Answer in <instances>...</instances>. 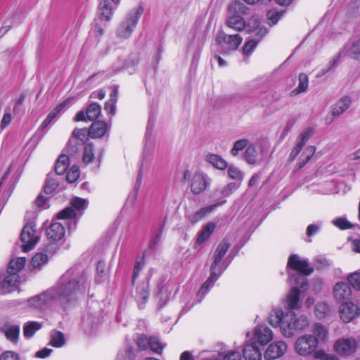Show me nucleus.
Returning a JSON list of instances; mask_svg holds the SVG:
<instances>
[{"mask_svg":"<svg viewBox=\"0 0 360 360\" xmlns=\"http://www.w3.org/2000/svg\"><path fill=\"white\" fill-rule=\"evenodd\" d=\"M344 51L347 56L358 60L360 58V37L345 46Z\"/></svg>","mask_w":360,"mask_h":360,"instance_id":"nucleus-29","label":"nucleus"},{"mask_svg":"<svg viewBox=\"0 0 360 360\" xmlns=\"http://www.w3.org/2000/svg\"><path fill=\"white\" fill-rule=\"evenodd\" d=\"M334 298L340 302L349 300L352 296V290L349 285L346 282L337 283L333 290Z\"/></svg>","mask_w":360,"mask_h":360,"instance_id":"nucleus-20","label":"nucleus"},{"mask_svg":"<svg viewBox=\"0 0 360 360\" xmlns=\"http://www.w3.org/2000/svg\"><path fill=\"white\" fill-rule=\"evenodd\" d=\"M58 179L54 175L49 174L44 185V192L46 194L53 193L58 186Z\"/></svg>","mask_w":360,"mask_h":360,"instance_id":"nucleus-43","label":"nucleus"},{"mask_svg":"<svg viewBox=\"0 0 360 360\" xmlns=\"http://www.w3.org/2000/svg\"><path fill=\"white\" fill-rule=\"evenodd\" d=\"M210 184L209 179L205 174L196 172L191 179V191L194 195H199L204 192Z\"/></svg>","mask_w":360,"mask_h":360,"instance_id":"nucleus-14","label":"nucleus"},{"mask_svg":"<svg viewBox=\"0 0 360 360\" xmlns=\"http://www.w3.org/2000/svg\"><path fill=\"white\" fill-rule=\"evenodd\" d=\"M79 169L77 166H72L68 172L66 179L69 183L75 182L79 177Z\"/></svg>","mask_w":360,"mask_h":360,"instance_id":"nucleus-57","label":"nucleus"},{"mask_svg":"<svg viewBox=\"0 0 360 360\" xmlns=\"http://www.w3.org/2000/svg\"><path fill=\"white\" fill-rule=\"evenodd\" d=\"M206 160L218 169H224L228 167L227 162L219 155L209 154L206 156Z\"/></svg>","mask_w":360,"mask_h":360,"instance_id":"nucleus-33","label":"nucleus"},{"mask_svg":"<svg viewBox=\"0 0 360 360\" xmlns=\"http://www.w3.org/2000/svg\"><path fill=\"white\" fill-rule=\"evenodd\" d=\"M215 229V225L212 222H210L204 226L200 232L198 233V238L196 239L194 248L197 249L198 246L203 244L205 241H207L212 233H213Z\"/></svg>","mask_w":360,"mask_h":360,"instance_id":"nucleus-25","label":"nucleus"},{"mask_svg":"<svg viewBox=\"0 0 360 360\" xmlns=\"http://www.w3.org/2000/svg\"><path fill=\"white\" fill-rule=\"evenodd\" d=\"M274 338L272 330L264 325H259L254 329V338L261 345H267Z\"/></svg>","mask_w":360,"mask_h":360,"instance_id":"nucleus-17","label":"nucleus"},{"mask_svg":"<svg viewBox=\"0 0 360 360\" xmlns=\"http://www.w3.org/2000/svg\"><path fill=\"white\" fill-rule=\"evenodd\" d=\"M357 343L354 338H342L334 343V350L340 356H349L356 352Z\"/></svg>","mask_w":360,"mask_h":360,"instance_id":"nucleus-9","label":"nucleus"},{"mask_svg":"<svg viewBox=\"0 0 360 360\" xmlns=\"http://www.w3.org/2000/svg\"><path fill=\"white\" fill-rule=\"evenodd\" d=\"M352 100L350 97L346 96L341 98L331 109V113L333 116H338L346 111L350 106Z\"/></svg>","mask_w":360,"mask_h":360,"instance_id":"nucleus-28","label":"nucleus"},{"mask_svg":"<svg viewBox=\"0 0 360 360\" xmlns=\"http://www.w3.org/2000/svg\"><path fill=\"white\" fill-rule=\"evenodd\" d=\"M347 281L354 290H360V272L350 274L347 276Z\"/></svg>","mask_w":360,"mask_h":360,"instance_id":"nucleus-55","label":"nucleus"},{"mask_svg":"<svg viewBox=\"0 0 360 360\" xmlns=\"http://www.w3.org/2000/svg\"><path fill=\"white\" fill-rule=\"evenodd\" d=\"M137 346L140 349L145 350L149 347L150 338H147L144 335H140L137 339Z\"/></svg>","mask_w":360,"mask_h":360,"instance_id":"nucleus-63","label":"nucleus"},{"mask_svg":"<svg viewBox=\"0 0 360 360\" xmlns=\"http://www.w3.org/2000/svg\"><path fill=\"white\" fill-rule=\"evenodd\" d=\"M268 321L273 327L279 326L282 335L286 338L293 337L297 332H300L309 326V321L306 316L296 317L292 311L284 314L281 309H273Z\"/></svg>","mask_w":360,"mask_h":360,"instance_id":"nucleus-2","label":"nucleus"},{"mask_svg":"<svg viewBox=\"0 0 360 360\" xmlns=\"http://www.w3.org/2000/svg\"><path fill=\"white\" fill-rule=\"evenodd\" d=\"M0 330L9 341L13 343L17 342L20 334L19 325L11 324L8 321H5L0 326Z\"/></svg>","mask_w":360,"mask_h":360,"instance_id":"nucleus-21","label":"nucleus"},{"mask_svg":"<svg viewBox=\"0 0 360 360\" xmlns=\"http://www.w3.org/2000/svg\"><path fill=\"white\" fill-rule=\"evenodd\" d=\"M314 357L318 360H339L335 354L327 353L323 349H318L314 352Z\"/></svg>","mask_w":360,"mask_h":360,"instance_id":"nucleus-53","label":"nucleus"},{"mask_svg":"<svg viewBox=\"0 0 360 360\" xmlns=\"http://www.w3.org/2000/svg\"><path fill=\"white\" fill-rule=\"evenodd\" d=\"M69 159L70 158L68 155L62 154L59 156L55 166L56 174L62 175L67 171L69 165Z\"/></svg>","mask_w":360,"mask_h":360,"instance_id":"nucleus-34","label":"nucleus"},{"mask_svg":"<svg viewBox=\"0 0 360 360\" xmlns=\"http://www.w3.org/2000/svg\"><path fill=\"white\" fill-rule=\"evenodd\" d=\"M41 323L37 321H29L23 327V334L26 338H31L34 334L41 329Z\"/></svg>","mask_w":360,"mask_h":360,"instance_id":"nucleus-37","label":"nucleus"},{"mask_svg":"<svg viewBox=\"0 0 360 360\" xmlns=\"http://www.w3.org/2000/svg\"><path fill=\"white\" fill-rule=\"evenodd\" d=\"M316 340L312 335H304L299 337L295 342V350L302 356L314 354L317 347Z\"/></svg>","mask_w":360,"mask_h":360,"instance_id":"nucleus-6","label":"nucleus"},{"mask_svg":"<svg viewBox=\"0 0 360 360\" xmlns=\"http://www.w3.org/2000/svg\"><path fill=\"white\" fill-rule=\"evenodd\" d=\"M143 12V8L141 6H139L135 10L129 12L117 30V37L121 39L129 38L131 35Z\"/></svg>","mask_w":360,"mask_h":360,"instance_id":"nucleus-5","label":"nucleus"},{"mask_svg":"<svg viewBox=\"0 0 360 360\" xmlns=\"http://www.w3.org/2000/svg\"><path fill=\"white\" fill-rule=\"evenodd\" d=\"M26 258L23 257L11 259L8 267V272L18 274V272L24 268Z\"/></svg>","mask_w":360,"mask_h":360,"instance_id":"nucleus-32","label":"nucleus"},{"mask_svg":"<svg viewBox=\"0 0 360 360\" xmlns=\"http://www.w3.org/2000/svg\"><path fill=\"white\" fill-rule=\"evenodd\" d=\"M288 345L285 342L280 340L270 344L264 354L266 360H275L283 356L287 352Z\"/></svg>","mask_w":360,"mask_h":360,"instance_id":"nucleus-12","label":"nucleus"},{"mask_svg":"<svg viewBox=\"0 0 360 360\" xmlns=\"http://www.w3.org/2000/svg\"><path fill=\"white\" fill-rule=\"evenodd\" d=\"M246 360H262V353L256 343L252 340L248 342L243 349Z\"/></svg>","mask_w":360,"mask_h":360,"instance_id":"nucleus-23","label":"nucleus"},{"mask_svg":"<svg viewBox=\"0 0 360 360\" xmlns=\"http://www.w3.org/2000/svg\"><path fill=\"white\" fill-rule=\"evenodd\" d=\"M210 276L206 280V281L202 285L200 290L198 292V296H200L201 299L209 292V290L213 287L214 283L218 280L220 275L219 272L217 271H212L210 269Z\"/></svg>","mask_w":360,"mask_h":360,"instance_id":"nucleus-26","label":"nucleus"},{"mask_svg":"<svg viewBox=\"0 0 360 360\" xmlns=\"http://www.w3.org/2000/svg\"><path fill=\"white\" fill-rule=\"evenodd\" d=\"M246 28L248 33H253L259 40H262L269 32L268 29L261 25L259 18L255 15L246 22Z\"/></svg>","mask_w":360,"mask_h":360,"instance_id":"nucleus-16","label":"nucleus"},{"mask_svg":"<svg viewBox=\"0 0 360 360\" xmlns=\"http://www.w3.org/2000/svg\"><path fill=\"white\" fill-rule=\"evenodd\" d=\"M261 40H259L258 38L256 37V39H252L250 40H248L243 47V54L245 57V60H248L249 57L252 55V53L254 52L255 48L257 47L258 43Z\"/></svg>","mask_w":360,"mask_h":360,"instance_id":"nucleus-36","label":"nucleus"},{"mask_svg":"<svg viewBox=\"0 0 360 360\" xmlns=\"http://www.w3.org/2000/svg\"><path fill=\"white\" fill-rule=\"evenodd\" d=\"M19 282L18 274L7 271V275L0 279V293L6 294L15 290Z\"/></svg>","mask_w":360,"mask_h":360,"instance_id":"nucleus-15","label":"nucleus"},{"mask_svg":"<svg viewBox=\"0 0 360 360\" xmlns=\"http://www.w3.org/2000/svg\"><path fill=\"white\" fill-rule=\"evenodd\" d=\"M117 94L118 90L115 87L113 89L112 91L110 94V99L105 103L104 106L105 110L112 115L115 112V103L117 102Z\"/></svg>","mask_w":360,"mask_h":360,"instance_id":"nucleus-44","label":"nucleus"},{"mask_svg":"<svg viewBox=\"0 0 360 360\" xmlns=\"http://www.w3.org/2000/svg\"><path fill=\"white\" fill-rule=\"evenodd\" d=\"M46 233L49 240L52 242L60 241L65 236V227L61 223L53 222L47 228Z\"/></svg>","mask_w":360,"mask_h":360,"instance_id":"nucleus-18","label":"nucleus"},{"mask_svg":"<svg viewBox=\"0 0 360 360\" xmlns=\"http://www.w3.org/2000/svg\"><path fill=\"white\" fill-rule=\"evenodd\" d=\"M316 152V148L313 146L307 147L300 158L297 165L298 169L302 168L311 158Z\"/></svg>","mask_w":360,"mask_h":360,"instance_id":"nucleus-35","label":"nucleus"},{"mask_svg":"<svg viewBox=\"0 0 360 360\" xmlns=\"http://www.w3.org/2000/svg\"><path fill=\"white\" fill-rule=\"evenodd\" d=\"M330 311V307L326 302H320L316 305L315 314L319 319L326 316Z\"/></svg>","mask_w":360,"mask_h":360,"instance_id":"nucleus-54","label":"nucleus"},{"mask_svg":"<svg viewBox=\"0 0 360 360\" xmlns=\"http://www.w3.org/2000/svg\"><path fill=\"white\" fill-rule=\"evenodd\" d=\"M226 25L231 29L241 32L246 28V22L240 15L236 14L233 12L230 13L229 11Z\"/></svg>","mask_w":360,"mask_h":360,"instance_id":"nucleus-24","label":"nucleus"},{"mask_svg":"<svg viewBox=\"0 0 360 360\" xmlns=\"http://www.w3.org/2000/svg\"><path fill=\"white\" fill-rule=\"evenodd\" d=\"M82 146L83 144L77 142L75 139H70L65 150L69 156L75 157L79 154Z\"/></svg>","mask_w":360,"mask_h":360,"instance_id":"nucleus-42","label":"nucleus"},{"mask_svg":"<svg viewBox=\"0 0 360 360\" xmlns=\"http://www.w3.org/2000/svg\"><path fill=\"white\" fill-rule=\"evenodd\" d=\"M287 266L304 276H308L314 271V269L309 266L308 261L302 259L297 255H292L290 256Z\"/></svg>","mask_w":360,"mask_h":360,"instance_id":"nucleus-11","label":"nucleus"},{"mask_svg":"<svg viewBox=\"0 0 360 360\" xmlns=\"http://www.w3.org/2000/svg\"><path fill=\"white\" fill-rule=\"evenodd\" d=\"M333 224L340 229H347L352 227V225L345 218L339 217L333 221Z\"/></svg>","mask_w":360,"mask_h":360,"instance_id":"nucleus-61","label":"nucleus"},{"mask_svg":"<svg viewBox=\"0 0 360 360\" xmlns=\"http://www.w3.org/2000/svg\"><path fill=\"white\" fill-rule=\"evenodd\" d=\"M229 10L230 13L233 12L238 15H248L250 13V8L248 7L238 1L232 3L229 6Z\"/></svg>","mask_w":360,"mask_h":360,"instance_id":"nucleus-48","label":"nucleus"},{"mask_svg":"<svg viewBox=\"0 0 360 360\" xmlns=\"http://www.w3.org/2000/svg\"><path fill=\"white\" fill-rule=\"evenodd\" d=\"M149 347L152 351L157 354H160L163 349L164 346L160 342L157 337H150Z\"/></svg>","mask_w":360,"mask_h":360,"instance_id":"nucleus-56","label":"nucleus"},{"mask_svg":"<svg viewBox=\"0 0 360 360\" xmlns=\"http://www.w3.org/2000/svg\"><path fill=\"white\" fill-rule=\"evenodd\" d=\"M101 113V105L96 103H91L86 110V116L90 121L97 119Z\"/></svg>","mask_w":360,"mask_h":360,"instance_id":"nucleus-39","label":"nucleus"},{"mask_svg":"<svg viewBox=\"0 0 360 360\" xmlns=\"http://www.w3.org/2000/svg\"><path fill=\"white\" fill-rule=\"evenodd\" d=\"M98 12L101 18L105 21H109L112 15V8L108 0H101L98 6Z\"/></svg>","mask_w":360,"mask_h":360,"instance_id":"nucleus-31","label":"nucleus"},{"mask_svg":"<svg viewBox=\"0 0 360 360\" xmlns=\"http://www.w3.org/2000/svg\"><path fill=\"white\" fill-rule=\"evenodd\" d=\"M106 131V124L104 122L97 121L91 124L89 133L92 138H101L104 136Z\"/></svg>","mask_w":360,"mask_h":360,"instance_id":"nucleus-30","label":"nucleus"},{"mask_svg":"<svg viewBox=\"0 0 360 360\" xmlns=\"http://www.w3.org/2000/svg\"><path fill=\"white\" fill-rule=\"evenodd\" d=\"M94 159V148L91 143H86L84 147L82 161L85 164H89Z\"/></svg>","mask_w":360,"mask_h":360,"instance_id":"nucleus-46","label":"nucleus"},{"mask_svg":"<svg viewBox=\"0 0 360 360\" xmlns=\"http://www.w3.org/2000/svg\"><path fill=\"white\" fill-rule=\"evenodd\" d=\"M313 131L311 129H307L300 134L297 143L295 146L291 150L289 155V161L292 162L295 160L296 157L299 155V153L302 150L303 147L305 146L309 138L311 137Z\"/></svg>","mask_w":360,"mask_h":360,"instance_id":"nucleus-19","label":"nucleus"},{"mask_svg":"<svg viewBox=\"0 0 360 360\" xmlns=\"http://www.w3.org/2000/svg\"><path fill=\"white\" fill-rule=\"evenodd\" d=\"M88 205L89 202L87 200L79 197H75L70 200V207L75 212L76 210L78 212L84 211L86 209Z\"/></svg>","mask_w":360,"mask_h":360,"instance_id":"nucleus-45","label":"nucleus"},{"mask_svg":"<svg viewBox=\"0 0 360 360\" xmlns=\"http://www.w3.org/2000/svg\"><path fill=\"white\" fill-rule=\"evenodd\" d=\"M228 175L232 179L238 181L237 184H240L243 179V172L236 167L231 165L228 167Z\"/></svg>","mask_w":360,"mask_h":360,"instance_id":"nucleus-52","label":"nucleus"},{"mask_svg":"<svg viewBox=\"0 0 360 360\" xmlns=\"http://www.w3.org/2000/svg\"><path fill=\"white\" fill-rule=\"evenodd\" d=\"M239 185L240 184H237V182L228 184L223 188L221 191L222 195L224 197L229 196L234 191L238 188Z\"/></svg>","mask_w":360,"mask_h":360,"instance_id":"nucleus-62","label":"nucleus"},{"mask_svg":"<svg viewBox=\"0 0 360 360\" xmlns=\"http://www.w3.org/2000/svg\"><path fill=\"white\" fill-rule=\"evenodd\" d=\"M58 295L55 288H50L27 300V307L38 311H45L58 303Z\"/></svg>","mask_w":360,"mask_h":360,"instance_id":"nucleus-4","label":"nucleus"},{"mask_svg":"<svg viewBox=\"0 0 360 360\" xmlns=\"http://www.w3.org/2000/svg\"><path fill=\"white\" fill-rule=\"evenodd\" d=\"M20 240L23 243L22 248L24 252L29 251L38 243L39 236L37 233L34 223L27 224L23 227L20 234Z\"/></svg>","mask_w":360,"mask_h":360,"instance_id":"nucleus-7","label":"nucleus"},{"mask_svg":"<svg viewBox=\"0 0 360 360\" xmlns=\"http://www.w3.org/2000/svg\"><path fill=\"white\" fill-rule=\"evenodd\" d=\"M226 200L221 201L219 202L206 206L197 211L195 214L187 217L190 222L193 224L202 220L207 214L213 212L217 207L224 205Z\"/></svg>","mask_w":360,"mask_h":360,"instance_id":"nucleus-22","label":"nucleus"},{"mask_svg":"<svg viewBox=\"0 0 360 360\" xmlns=\"http://www.w3.org/2000/svg\"><path fill=\"white\" fill-rule=\"evenodd\" d=\"M89 130L86 128L75 129L72 133L70 139H75L77 142L84 145L85 140L87 138Z\"/></svg>","mask_w":360,"mask_h":360,"instance_id":"nucleus-51","label":"nucleus"},{"mask_svg":"<svg viewBox=\"0 0 360 360\" xmlns=\"http://www.w3.org/2000/svg\"><path fill=\"white\" fill-rule=\"evenodd\" d=\"M48 262V256L44 253H37L32 259L31 266L33 269H40Z\"/></svg>","mask_w":360,"mask_h":360,"instance_id":"nucleus-47","label":"nucleus"},{"mask_svg":"<svg viewBox=\"0 0 360 360\" xmlns=\"http://www.w3.org/2000/svg\"><path fill=\"white\" fill-rule=\"evenodd\" d=\"M68 101L66 100L59 104L58 106H56L46 117V120L51 122L52 120L63 110L67 108V105L68 103Z\"/></svg>","mask_w":360,"mask_h":360,"instance_id":"nucleus-59","label":"nucleus"},{"mask_svg":"<svg viewBox=\"0 0 360 360\" xmlns=\"http://www.w3.org/2000/svg\"><path fill=\"white\" fill-rule=\"evenodd\" d=\"M76 216L75 210L71 207H68L58 213V219H73Z\"/></svg>","mask_w":360,"mask_h":360,"instance_id":"nucleus-58","label":"nucleus"},{"mask_svg":"<svg viewBox=\"0 0 360 360\" xmlns=\"http://www.w3.org/2000/svg\"><path fill=\"white\" fill-rule=\"evenodd\" d=\"M215 40L222 49L226 51H235L242 43L243 38L238 34H226L223 31H219Z\"/></svg>","mask_w":360,"mask_h":360,"instance_id":"nucleus-8","label":"nucleus"},{"mask_svg":"<svg viewBox=\"0 0 360 360\" xmlns=\"http://www.w3.org/2000/svg\"><path fill=\"white\" fill-rule=\"evenodd\" d=\"M259 152L257 150L255 146L250 143V146L246 148L245 152V159L247 162L250 165H254L257 160Z\"/></svg>","mask_w":360,"mask_h":360,"instance_id":"nucleus-40","label":"nucleus"},{"mask_svg":"<svg viewBox=\"0 0 360 360\" xmlns=\"http://www.w3.org/2000/svg\"><path fill=\"white\" fill-rule=\"evenodd\" d=\"M309 79L306 74L301 73L299 75V84L297 87L293 90L292 93L299 94L307 91L308 88Z\"/></svg>","mask_w":360,"mask_h":360,"instance_id":"nucleus-50","label":"nucleus"},{"mask_svg":"<svg viewBox=\"0 0 360 360\" xmlns=\"http://www.w3.org/2000/svg\"><path fill=\"white\" fill-rule=\"evenodd\" d=\"M65 339L62 332L53 330L51 333L50 344L55 347H61L65 345Z\"/></svg>","mask_w":360,"mask_h":360,"instance_id":"nucleus-41","label":"nucleus"},{"mask_svg":"<svg viewBox=\"0 0 360 360\" xmlns=\"http://www.w3.org/2000/svg\"><path fill=\"white\" fill-rule=\"evenodd\" d=\"M148 283H143L137 290V295L136 299L139 302V306L144 304L149 297Z\"/></svg>","mask_w":360,"mask_h":360,"instance_id":"nucleus-38","label":"nucleus"},{"mask_svg":"<svg viewBox=\"0 0 360 360\" xmlns=\"http://www.w3.org/2000/svg\"><path fill=\"white\" fill-rule=\"evenodd\" d=\"M282 15L283 13L281 12L269 11L267 13L268 24L271 26L276 25L281 18Z\"/></svg>","mask_w":360,"mask_h":360,"instance_id":"nucleus-60","label":"nucleus"},{"mask_svg":"<svg viewBox=\"0 0 360 360\" xmlns=\"http://www.w3.org/2000/svg\"><path fill=\"white\" fill-rule=\"evenodd\" d=\"M229 248L230 243L226 239H224L218 245L213 255V262L210 266V269L219 272V274L224 271L226 266L223 267L221 260Z\"/></svg>","mask_w":360,"mask_h":360,"instance_id":"nucleus-10","label":"nucleus"},{"mask_svg":"<svg viewBox=\"0 0 360 360\" xmlns=\"http://www.w3.org/2000/svg\"><path fill=\"white\" fill-rule=\"evenodd\" d=\"M314 338L316 340V345L325 342L328 338V329L321 323H316L312 326Z\"/></svg>","mask_w":360,"mask_h":360,"instance_id":"nucleus-27","label":"nucleus"},{"mask_svg":"<svg viewBox=\"0 0 360 360\" xmlns=\"http://www.w3.org/2000/svg\"><path fill=\"white\" fill-rule=\"evenodd\" d=\"M290 282L292 285H295L292 287L286 297L287 307L291 310L300 309L301 308L300 303V291L307 289V278L303 275L294 274L290 275Z\"/></svg>","mask_w":360,"mask_h":360,"instance_id":"nucleus-3","label":"nucleus"},{"mask_svg":"<svg viewBox=\"0 0 360 360\" xmlns=\"http://www.w3.org/2000/svg\"><path fill=\"white\" fill-rule=\"evenodd\" d=\"M250 143L248 139H239L234 143L233 148L231 150V153L233 156H236L238 153L243 149H246Z\"/></svg>","mask_w":360,"mask_h":360,"instance_id":"nucleus-49","label":"nucleus"},{"mask_svg":"<svg viewBox=\"0 0 360 360\" xmlns=\"http://www.w3.org/2000/svg\"><path fill=\"white\" fill-rule=\"evenodd\" d=\"M0 360H20V357L17 353L6 351L1 354Z\"/></svg>","mask_w":360,"mask_h":360,"instance_id":"nucleus-64","label":"nucleus"},{"mask_svg":"<svg viewBox=\"0 0 360 360\" xmlns=\"http://www.w3.org/2000/svg\"><path fill=\"white\" fill-rule=\"evenodd\" d=\"M88 286L87 279L80 272L69 269L61 276L58 286L54 288L58 295V302L65 304L82 294Z\"/></svg>","mask_w":360,"mask_h":360,"instance_id":"nucleus-1","label":"nucleus"},{"mask_svg":"<svg viewBox=\"0 0 360 360\" xmlns=\"http://www.w3.org/2000/svg\"><path fill=\"white\" fill-rule=\"evenodd\" d=\"M339 314L345 323H349L360 315V308L353 302H344L340 307Z\"/></svg>","mask_w":360,"mask_h":360,"instance_id":"nucleus-13","label":"nucleus"}]
</instances>
